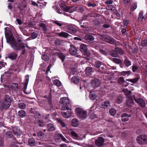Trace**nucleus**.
<instances>
[{
	"instance_id": "nucleus-1",
	"label": "nucleus",
	"mask_w": 147,
	"mask_h": 147,
	"mask_svg": "<svg viewBox=\"0 0 147 147\" xmlns=\"http://www.w3.org/2000/svg\"><path fill=\"white\" fill-rule=\"evenodd\" d=\"M17 40L13 37H9L7 38V41L10 44L11 47L14 50L20 51L22 49L25 48L24 43H22V38L21 37H16Z\"/></svg>"
},
{
	"instance_id": "nucleus-2",
	"label": "nucleus",
	"mask_w": 147,
	"mask_h": 147,
	"mask_svg": "<svg viewBox=\"0 0 147 147\" xmlns=\"http://www.w3.org/2000/svg\"><path fill=\"white\" fill-rule=\"evenodd\" d=\"M12 102V98L11 96L8 95L5 96V98L0 101V106L1 108L4 109H8Z\"/></svg>"
},
{
	"instance_id": "nucleus-3",
	"label": "nucleus",
	"mask_w": 147,
	"mask_h": 147,
	"mask_svg": "<svg viewBox=\"0 0 147 147\" xmlns=\"http://www.w3.org/2000/svg\"><path fill=\"white\" fill-rule=\"evenodd\" d=\"M75 113L77 116L82 120L85 119L87 116V111L81 108H76L75 109Z\"/></svg>"
},
{
	"instance_id": "nucleus-4",
	"label": "nucleus",
	"mask_w": 147,
	"mask_h": 147,
	"mask_svg": "<svg viewBox=\"0 0 147 147\" xmlns=\"http://www.w3.org/2000/svg\"><path fill=\"white\" fill-rule=\"evenodd\" d=\"M137 142L140 144H147V135L145 134L140 135L136 138Z\"/></svg>"
},
{
	"instance_id": "nucleus-5",
	"label": "nucleus",
	"mask_w": 147,
	"mask_h": 147,
	"mask_svg": "<svg viewBox=\"0 0 147 147\" xmlns=\"http://www.w3.org/2000/svg\"><path fill=\"white\" fill-rule=\"evenodd\" d=\"M62 110H67L66 111H61V113L63 116L65 118L69 117L71 114V111L70 109H69V107L66 105L65 106L62 107L61 108Z\"/></svg>"
},
{
	"instance_id": "nucleus-6",
	"label": "nucleus",
	"mask_w": 147,
	"mask_h": 147,
	"mask_svg": "<svg viewBox=\"0 0 147 147\" xmlns=\"http://www.w3.org/2000/svg\"><path fill=\"white\" fill-rule=\"evenodd\" d=\"M102 40L106 42L111 44H114L116 43V40L113 38L107 37L101 34L99 35Z\"/></svg>"
},
{
	"instance_id": "nucleus-7",
	"label": "nucleus",
	"mask_w": 147,
	"mask_h": 147,
	"mask_svg": "<svg viewBox=\"0 0 147 147\" xmlns=\"http://www.w3.org/2000/svg\"><path fill=\"white\" fill-rule=\"evenodd\" d=\"M133 97L136 101L138 105L142 108H144L146 106V103L144 100L141 98H136V95H133Z\"/></svg>"
},
{
	"instance_id": "nucleus-8",
	"label": "nucleus",
	"mask_w": 147,
	"mask_h": 147,
	"mask_svg": "<svg viewBox=\"0 0 147 147\" xmlns=\"http://www.w3.org/2000/svg\"><path fill=\"white\" fill-rule=\"evenodd\" d=\"M80 50L81 52L83 53L85 55L87 56L90 55V53L88 50V48L87 46L84 44L81 45L80 47Z\"/></svg>"
},
{
	"instance_id": "nucleus-9",
	"label": "nucleus",
	"mask_w": 147,
	"mask_h": 147,
	"mask_svg": "<svg viewBox=\"0 0 147 147\" xmlns=\"http://www.w3.org/2000/svg\"><path fill=\"white\" fill-rule=\"evenodd\" d=\"M104 139L102 137H99L95 141L96 145L99 147H102L104 144Z\"/></svg>"
},
{
	"instance_id": "nucleus-10",
	"label": "nucleus",
	"mask_w": 147,
	"mask_h": 147,
	"mask_svg": "<svg viewBox=\"0 0 147 147\" xmlns=\"http://www.w3.org/2000/svg\"><path fill=\"white\" fill-rule=\"evenodd\" d=\"M12 129L13 133L17 136H20L22 133V131L19 127L16 126L12 127Z\"/></svg>"
},
{
	"instance_id": "nucleus-11",
	"label": "nucleus",
	"mask_w": 147,
	"mask_h": 147,
	"mask_svg": "<svg viewBox=\"0 0 147 147\" xmlns=\"http://www.w3.org/2000/svg\"><path fill=\"white\" fill-rule=\"evenodd\" d=\"M133 98V96H129L126 99L125 104L127 106L129 107H131L134 104V102Z\"/></svg>"
},
{
	"instance_id": "nucleus-12",
	"label": "nucleus",
	"mask_w": 147,
	"mask_h": 147,
	"mask_svg": "<svg viewBox=\"0 0 147 147\" xmlns=\"http://www.w3.org/2000/svg\"><path fill=\"white\" fill-rule=\"evenodd\" d=\"M68 32L72 34H75L77 32V30L73 26H69L67 27Z\"/></svg>"
},
{
	"instance_id": "nucleus-13",
	"label": "nucleus",
	"mask_w": 147,
	"mask_h": 147,
	"mask_svg": "<svg viewBox=\"0 0 147 147\" xmlns=\"http://www.w3.org/2000/svg\"><path fill=\"white\" fill-rule=\"evenodd\" d=\"M47 127V129H44L43 130L44 131L46 132L47 130L48 131H53L55 130V128L54 125L51 123H49L48 124Z\"/></svg>"
},
{
	"instance_id": "nucleus-14",
	"label": "nucleus",
	"mask_w": 147,
	"mask_h": 147,
	"mask_svg": "<svg viewBox=\"0 0 147 147\" xmlns=\"http://www.w3.org/2000/svg\"><path fill=\"white\" fill-rule=\"evenodd\" d=\"M131 116V114H128L127 113H123L121 116V120L125 122L128 120L129 117Z\"/></svg>"
},
{
	"instance_id": "nucleus-15",
	"label": "nucleus",
	"mask_w": 147,
	"mask_h": 147,
	"mask_svg": "<svg viewBox=\"0 0 147 147\" xmlns=\"http://www.w3.org/2000/svg\"><path fill=\"white\" fill-rule=\"evenodd\" d=\"M60 102L63 105V106H65V105H68L67 104H69V100L66 97H63L60 99Z\"/></svg>"
},
{
	"instance_id": "nucleus-16",
	"label": "nucleus",
	"mask_w": 147,
	"mask_h": 147,
	"mask_svg": "<svg viewBox=\"0 0 147 147\" xmlns=\"http://www.w3.org/2000/svg\"><path fill=\"white\" fill-rule=\"evenodd\" d=\"M70 48L69 49V51L71 55H75L77 53V50L76 47L72 45H70Z\"/></svg>"
},
{
	"instance_id": "nucleus-17",
	"label": "nucleus",
	"mask_w": 147,
	"mask_h": 147,
	"mask_svg": "<svg viewBox=\"0 0 147 147\" xmlns=\"http://www.w3.org/2000/svg\"><path fill=\"white\" fill-rule=\"evenodd\" d=\"M56 34L58 35L59 37H62L65 38H67L69 36L68 33L64 32H62L60 33H56Z\"/></svg>"
},
{
	"instance_id": "nucleus-18",
	"label": "nucleus",
	"mask_w": 147,
	"mask_h": 147,
	"mask_svg": "<svg viewBox=\"0 0 147 147\" xmlns=\"http://www.w3.org/2000/svg\"><path fill=\"white\" fill-rule=\"evenodd\" d=\"M61 9L63 11L66 12L68 11L70 8L72 7H68L63 4H61L60 5Z\"/></svg>"
},
{
	"instance_id": "nucleus-19",
	"label": "nucleus",
	"mask_w": 147,
	"mask_h": 147,
	"mask_svg": "<svg viewBox=\"0 0 147 147\" xmlns=\"http://www.w3.org/2000/svg\"><path fill=\"white\" fill-rule=\"evenodd\" d=\"M18 56L17 54L14 52H11L8 55V57L11 60H16Z\"/></svg>"
},
{
	"instance_id": "nucleus-20",
	"label": "nucleus",
	"mask_w": 147,
	"mask_h": 147,
	"mask_svg": "<svg viewBox=\"0 0 147 147\" xmlns=\"http://www.w3.org/2000/svg\"><path fill=\"white\" fill-rule=\"evenodd\" d=\"M101 78L99 77H92L91 79H89V80L90 81L91 83H98L101 82Z\"/></svg>"
},
{
	"instance_id": "nucleus-21",
	"label": "nucleus",
	"mask_w": 147,
	"mask_h": 147,
	"mask_svg": "<svg viewBox=\"0 0 147 147\" xmlns=\"http://www.w3.org/2000/svg\"><path fill=\"white\" fill-rule=\"evenodd\" d=\"M92 68L90 67H88L85 69V73L87 75H90L91 74V73L92 72Z\"/></svg>"
},
{
	"instance_id": "nucleus-22",
	"label": "nucleus",
	"mask_w": 147,
	"mask_h": 147,
	"mask_svg": "<svg viewBox=\"0 0 147 147\" xmlns=\"http://www.w3.org/2000/svg\"><path fill=\"white\" fill-rule=\"evenodd\" d=\"M55 54L56 55H57L61 59L62 62H63L65 59V56L62 53H59L56 52L55 53Z\"/></svg>"
},
{
	"instance_id": "nucleus-23",
	"label": "nucleus",
	"mask_w": 147,
	"mask_h": 147,
	"mask_svg": "<svg viewBox=\"0 0 147 147\" xmlns=\"http://www.w3.org/2000/svg\"><path fill=\"white\" fill-rule=\"evenodd\" d=\"M45 135L41 131L37 132V137L39 139L42 140L45 138Z\"/></svg>"
},
{
	"instance_id": "nucleus-24",
	"label": "nucleus",
	"mask_w": 147,
	"mask_h": 147,
	"mask_svg": "<svg viewBox=\"0 0 147 147\" xmlns=\"http://www.w3.org/2000/svg\"><path fill=\"white\" fill-rule=\"evenodd\" d=\"M123 97L122 96L119 95L118 96L116 99V102L118 104L121 103L123 100Z\"/></svg>"
},
{
	"instance_id": "nucleus-25",
	"label": "nucleus",
	"mask_w": 147,
	"mask_h": 147,
	"mask_svg": "<svg viewBox=\"0 0 147 147\" xmlns=\"http://www.w3.org/2000/svg\"><path fill=\"white\" fill-rule=\"evenodd\" d=\"M79 121L76 119H73L71 120V124L74 127H76L78 125Z\"/></svg>"
},
{
	"instance_id": "nucleus-26",
	"label": "nucleus",
	"mask_w": 147,
	"mask_h": 147,
	"mask_svg": "<svg viewBox=\"0 0 147 147\" xmlns=\"http://www.w3.org/2000/svg\"><path fill=\"white\" fill-rule=\"evenodd\" d=\"M94 65L96 68H98L100 67V66L102 65V64L101 61H95Z\"/></svg>"
},
{
	"instance_id": "nucleus-27",
	"label": "nucleus",
	"mask_w": 147,
	"mask_h": 147,
	"mask_svg": "<svg viewBox=\"0 0 147 147\" xmlns=\"http://www.w3.org/2000/svg\"><path fill=\"white\" fill-rule=\"evenodd\" d=\"M22 83V87H23V92L24 93L26 94H30V92H27L26 91V89L28 85V83Z\"/></svg>"
},
{
	"instance_id": "nucleus-28",
	"label": "nucleus",
	"mask_w": 147,
	"mask_h": 147,
	"mask_svg": "<svg viewBox=\"0 0 147 147\" xmlns=\"http://www.w3.org/2000/svg\"><path fill=\"white\" fill-rule=\"evenodd\" d=\"M19 116L21 118L24 117L26 115L25 112L23 110H20L18 112Z\"/></svg>"
},
{
	"instance_id": "nucleus-29",
	"label": "nucleus",
	"mask_w": 147,
	"mask_h": 147,
	"mask_svg": "<svg viewBox=\"0 0 147 147\" xmlns=\"http://www.w3.org/2000/svg\"><path fill=\"white\" fill-rule=\"evenodd\" d=\"M110 55L111 56L114 57H117L118 56V54L117 53L116 50H112L110 52Z\"/></svg>"
},
{
	"instance_id": "nucleus-30",
	"label": "nucleus",
	"mask_w": 147,
	"mask_h": 147,
	"mask_svg": "<svg viewBox=\"0 0 147 147\" xmlns=\"http://www.w3.org/2000/svg\"><path fill=\"white\" fill-rule=\"evenodd\" d=\"M101 105L104 107H109L110 106V102L108 100L105 101L104 102L101 103Z\"/></svg>"
},
{
	"instance_id": "nucleus-31",
	"label": "nucleus",
	"mask_w": 147,
	"mask_h": 147,
	"mask_svg": "<svg viewBox=\"0 0 147 147\" xmlns=\"http://www.w3.org/2000/svg\"><path fill=\"white\" fill-rule=\"evenodd\" d=\"M63 40L59 39L55 40L54 41L55 45L57 46H60L62 45L63 43Z\"/></svg>"
},
{
	"instance_id": "nucleus-32",
	"label": "nucleus",
	"mask_w": 147,
	"mask_h": 147,
	"mask_svg": "<svg viewBox=\"0 0 147 147\" xmlns=\"http://www.w3.org/2000/svg\"><path fill=\"white\" fill-rule=\"evenodd\" d=\"M79 78L76 76L72 77L71 79V81L73 83H78L79 82Z\"/></svg>"
},
{
	"instance_id": "nucleus-33",
	"label": "nucleus",
	"mask_w": 147,
	"mask_h": 147,
	"mask_svg": "<svg viewBox=\"0 0 147 147\" xmlns=\"http://www.w3.org/2000/svg\"><path fill=\"white\" fill-rule=\"evenodd\" d=\"M131 74L130 71H123L120 73V75L123 76H128Z\"/></svg>"
},
{
	"instance_id": "nucleus-34",
	"label": "nucleus",
	"mask_w": 147,
	"mask_h": 147,
	"mask_svg": "<svg viewBox=\"0 0 147 147\" xmlns=\"http://www.w3.org/2000/svg\"><path fill=\"white\" fill-rule=\"evenodd\" d=\"M137 4L136 2H134L130 7V10L131 11H133L135 10L137 7Z\"/></svg>"
},
{
	"instance_id": "nucleus-35",
	"label": "nucleus",
	"mask_w": 147,
	"mask_h": 147,
	"mask_svg": "<svg viewBox=\"0 0 147 147\" xmlns=\"http://www.w3.org/2000/svg\"><path fill=\"white\" fill-rule=\"evenodd\" d=\"M115 50H116L117 53H118L121 55H123L124 53V51L123 50L119 47L115 48Z\"/></svg>"
},
{
	"instance_id": "nucleus-36",
	"label": "nucleus",
	"mask_w": 147,
	"mask_h": 147,
	"mask_svg": "<svg viewBox=\"0 0 147 147\" xmlns=\"http://www.w3.org/2000/svg\"><path fill=\"white\" fill-rule=\"evenodd\" d=\"M46 123L42 121L39 120L37 122V125L40 127H44L46 126Z\"/></svg>"
},
{
	"instance_id": "nucleus-37",
	"label": "nucleus",
	"mask_w": 147,
	"mask_h": 147,
	"mask_svg": "<svg viewBox=\"0 0 147 147\" xmlns=\"http://www.w3.org/2000/svg\"><path fill=\"white\" fill-rule=\"evenodd\" d=\"M85 38L86 40L90 41H92L94 39L93 36L89 34L86 35L85 36Z\"/></svg>"
},
{
	"instance_id": "nucleus-38",
	"label": "nucleus",
	"mask_w": 147,
	"mask_h": 147,
	"mask_svg": "<svg viewBox=\"0 0 147 147\" xmlns=\"http://www.w3.org/2000/svg\"><path fill=\"white\" fill-rule=\"evenodd\" d=\"M77 75V72L75 70V69H72L71 71L69 74V76L70 77L72 76H74Z\"/></svg>"
},
{
	"instance_id": "nucleus-39",
	"label": "nucleus",
	"mask_w": 147,
	"mask_h": 147,
	"mask_svg": "<svg viewBox=\"0 0 147 147\" xmlns=\"http://www.w3.org/2000/svg\"><path fill=\"white\" fill-rule=\"evenodd\" d=\"M124 63L127 67H128L131 65V62L128 59L127 57H125V59L124 61Z\"/></svg>"
},
{
	"instance_id": "nucleus-40",
	"label": "nucleus",
	"mask_w": 147,
	"mask_h": 147,
	"mask_svg": "<svg viewBox=\"0 0 147 147\" xmlns=\"http://www.w3.org/2000/svg\"><path fill=\"white\" fill-rule=\"evenodd\" d=\"M5 135L6 137L8 138H11L13 137V136L12 132L9 131H7L6 132Z\"/></svg>"
},
{
	"instance_id": "nucleus-41",
	"label": "nucleus",
	"mask_w": 147,
	"mask_h": 147,
	"mask_svg": "<svg viewBox=\"0 0 147 147\" xmlns=\"http://www.w3.org/2000/svg\"><path fill=\"white\" fill-rule=\"evenodd\" d=\"M116 110L114 108H112L109 110V113L111 116H114L116 114Z\"/></svg>"
},
{
	"instance_id": "nucleus-42",
	"label": "nucleus",
	"mask_w": 147,
	"mask_h": 147,
	"mask_svg": "<svg viewBox=\"0 0 147 147\" xmlns=\"http://www.w3.org/2000/svg\"><path fill=\"white\" fill-rule=\"evenodd\" d=\"M28 143L31 146H33L35 144V140L34 139L32 138H30L28 140Z\"/></svg>"
},
{
	"instance_id": "nucleus-43",
	"label": "nucleus",
	"mask_w": 147,
	"mask_h": 147,
	"mask_svg": "<svg viewBox=\"0 0 147 147\" xmlns=\"http://www.w3.org/2000/svg\"><path fill=\"white\" fill-rule=\"evenodd\" d=\"M18 107H19L21 109H25L26 107V104L23 102H20L18 104Z\"/></svg>"
},
{
	"instance_id": "nucleus-44",
	"label": "nucleus",
	"mask_w": 147,
	"mask_h": 147,
	"mask_svg": "<svg viewBox=\"0 0 147 147\" xmlns=\"http://www.w3.org/2000/svg\"><path fill=\"white\" fill-rule=\"evenodd\" d=\"M143 16V11L140 12L139 14V17L138 18V20L139 21H141L144 18Z\"/></svg>"
},
{
	"instance_id": "nucleus-45",
	"label": "nucleus",
	"mask_w": 147,
	"mask_h": 147,
	"mask_svg": "<svg viewBox=\"0 0 147 147\" xmlns=\"http://www.w3.org/2000/svg\"><path fill=\"white\" fill-rule=\"evenodd\" d=\"M57 120L58 122L60 124L62 127H65V123L60 118L57 119Z\"/></svg>"
},
{
	"instance_id": "nucleus-46",
	"label": "nucleus",
	"mask_w": 147,
	"mask_h": 147,
	"mask_svg": "<svg viewBox=\"0 0 147 147\" xmlns=\"http://www.w3.org/2000/svg\"><path fill=\"white\" fill-rule=\"evenodd\" d=\"M111 60L115 63L117 64H119L122 63L121 60L119 59L116 58H113Z\"/></svg>"
},
{
	"instance_id": "nucleus-47",
	"label": "nucleus",
	"mask_w": 147,
	"mask_h": 147,
	"mask_svg": "<svg viewBox=\"0 0 147 147\" xmlns=\"http://www.w3.org/2000/svg\"><path fill=\"white\" fill-rule=\"evenodd\" d=\"M30 112L31 113L33 114L36 115L37 114V108L36 107H34L31 108L30 109Z\"/></svg>"
},
{
	"instance_id": "nucleus-48",
	"label": "nucleus",
	"mask_w": 147,
	"mask_h": 147,
	"mask_svg": "<svg viewBox=\"0 0 147 147\" xmlns=\"http://www.w3.org/2000/svg\"><path fill=\"white\" fill-rule=\"evenodd\" d=\"M138 77H136L133 79H126V80L128 81L131 82L132 83H136L138 82Z\"/></svg>"
},
{
	"instance_id": "nucleus-49",
	"label": "nucleus",
	"mask_w": 147,
	"mask_h": 147,
	"mask_svg": "<svg viewBox=\"0 0 147 147\" xmlns=\"http://www.w3.org/2000/svg\"><path fill=\"white\" fill-rule=\"evenodd\" d=\"M90 99L92 100H94L96 98V95L94 93L91 94L89 95Z\"/></svg>"
},
{
	"instance_id": "nucleus-50",
	"label": "nucleus",
	"mask_w": 147,
	"mask_h": 147,
	"mask_svg": "<svg viewBox=\"0 0 147 147\" xmlns=\"http://www.w3.org/2000/svg\"><path fill=\"white\" fill-rule=\"evenodd\" d=\"M42 59L45 61H48L49 58V56L47 55L43 54L42 56Z\"/></svg>"
},
{
	"instance_id": "nucleus-51",
	"label": "nucleus",
	"mask_w": 147,
	"mask_h": 147,
	"mask_svg": "<svg viewBox=\"0 0 147 147\" xmlns=\"http://www.w3.org/2000/svg\"><path fill=\"white\" fill-rule=\"evenodd\" d=\"M39 26L42 27L43 29L45 31L47 30V29L46 27V25L42 23H40L39 24Z\"/></svg>"
},
{
	"instance_id": "nucleus-52",
	"label": "nucleus",
	"mask_w": 147,
	"mask_h": 147,
	"mask_svg": "<svg viewBox=\"0 0 147 147\" xmlns=\"http://www.w3.org/2000/svg\"><path fill=\"white\" fill-rule=\"evenodd\" d=\"M93 23L96 26L99 25L100 24V22L97 19H94L92 21Z\"/></svg>"
},
{
	"instance_id": "nucleus-53",
	"label": "nucleus",
	"mask_w": 147,
	"mask_h": 147,
	"mask_svg": "<svg viewBox=\"0 0 147 147\" xmlns=\"http://www.w3.org/2000/svg\"><path fill=\"white\" fill-rule=\"evenodd\" d=\"M61 134H57L55 135V138L56 139L59 140L61 139Z\"/></svg>"
},
{
	"instance_id": "nucleus-54",
	"label": "nucleus",
	"mask_w": 147,
	"mask_h": 147,
	"mask_svg": "<svg viewBox=\"0 0 147 147\" xmlns=\"http://www.w3.org/2000/svg\"><path fill=\"white\" fill-rule=\"evenodd\" d=\"M70 134L72 137L76 138L78 137V136L77 134L73 131H71L70 132Z\"/></svg>"
},
{
	"instance_id": "nucleus-55",
	"label": "nucleus",
	"mask_w": 147,
	"mask_h": 147,
	"mask_svg": "<svg viewBox=\"0 0 147 147\" xmlns=\"http://www.w3.org/2000/svg\"><path fill=\"white\" fill-rule=\"evenodd\" d=\"M118 83H125L126 82L125 80L124 79L123 77H120L119 78L118 80Z\"/></svg>"
},
{
	"instance_id": "nucleus-56",
	"label": "nucleus",
	"mask_w": 147,
	"mask_h": 147,
	"mask_svg": "<svg viewBox=\"0 0 147 147\" xmlns=\"http://www.w3.org/2000/svg\"><path fill=\"white\" fill-rule=\"evenodd\" d=\"M141 45L142 46L145 47L147 46V40H143L141 43Z\"/></svg>"
},
{
	"instance_id": "nucleus-57",
	"label": "nucleus",
	"mask_w": 147,
	"mask_h": 147,
	"mask_svg": "<svg viewBox=\"0 0 147 147\" xmlns=\"http://www.w3.org/2000/svg\"><path fill=\"white\" fill-rule=\"evenodd\" d=\"M48 103L50 105H51L52 100H51V93H50L49 95V98L48 100Z\"/></svg>"
},
{
	"instance_id": "nucleus-58",
	"label": "nucleus",
	"mask_w": 147,
	"mask_h": 147,
	"mask_svg": "<svg viewBox=\"0 0 147 147\" xmlns=\"http://www.w3.org/2000/svg\"><path fill=\"white\" fill-rule=\"evenodd\" d=\"M97 117V115L94 113H92L90 116L89 117L90 119H93Z\"/></svg>"
},
{
	"instance_id": "nucleus-59",
	"label": "nucleus",
	"mask_w": 147,
	"mask_h": 147,
	"mask_svg": "<svg viewBox=\"0 0 147 147\" xmlns=\"http://www.w3.org/2000/svg\"><path fill=\"white\" fill-rule=\"evenodd\" d=\"M21 31L24 35L27 36H29V33L26 30L23 29H22Z\"/></svg>"
},
{
	"instance_id": "nucleus-60",
	"label": "nucleus",
	"mask_w": 147,
	"mask_h": 147,
	"mask_svg": "<svg viewBox=\"0 0 147 147\" xmlns=\"http://www.w3.org/2000/svg\"><path fill=\"white\" fill-rule=\"evenodd\" d=\"M99 52L105 56L107 55V53L103 50L100 49L99 50Z\"/></svg>"
},
{
	"instance_id": "nucleus-61",
	"label": "nucleus",
	"mask_w": 147,
	"mask_h": 147,
	"mask_svg": "<svg viewBox=\"0 0 147 147\" xmlns=\"http://www.w3.org/2000/svg\"><path fill=\"white\" fill-rule=\"evenodd\" d=\"M124 92L125 94L127 96H129L128 97H129V96H130V95L131 94V92L130 91H128V90H127L125 91Z\"/></svg>"
},
{
	"instance_id": "nucleus-62",
	"label": "nucleus",
	"mask_w": 147,
	"mask_h": 147,
	"mask_svg": "<svg viewBox=\"0 0 147 147\" xmlns=\"http://www.w3.org/2000/svg\"><path fill=\"white\" fill-rule=\"evenodd\" d=\"M31 36L32 38L34 39L37 37V33L33 32L32 33Z\"/></svg>"
},
{
	"instance_id": "nucleus-63",
	"label": "nucleus",
	"mask_w": 147,
	"mask_h": 147,
	"mask_svg": "<svg viewBox=\"0 0 147 147\" xmlns=\"http://www.w3.org/2000/svg\"><path fill=\"white\" fill-rule=\"evenodd\" d=\"M29 76L28 75H27L25 77L24 83H28L29 82Z\"/></svg>"
},
{
	"instance_id": "nucleus-64",
	"label": "nucleus",
	"mask_w": 147,
	"mask_h": 147,
	"mask_svg": "<svg viewBox=\"0 0 147 147\" xmlns=\"http://www.w3.org/2000/svg\"><path fill=\"white\" fill-rule=\"evenodd\" d=\"M54 23H55V24H56L58 26H62V23H60L59 22H58L57 21H54Z\"/></svg>"
}]
</instances>
